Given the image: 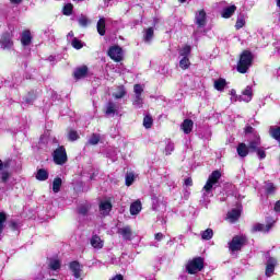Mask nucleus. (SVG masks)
I'll use <instances>...</instances> for the list:
<instances>
[{"instance_id":"9b49d317","label":"nucleus","mask_w":280,"mask_h":280,"mask_svg":"<svg viewBox=\"0 0 280 280\" xmlns=\"http://www.w3.org/2000/svg\"><path fill=\"white\" fill-rule=\"evenodd\" d=\"M272 223H269L267 225L256 223L252 226V233H270V229H272Z\"/></svg>"},{"instance_id":"a19ab883","label":"nucleus","mask_w":280,"mask_h":280,"mask_svg":"<svg viewBox=\"0 0 280 280\" xmlns=\"http://www.w3.org/2000/svg\"><path fill=\"white\" fill-rule=\"evenodd\" d=\"M72 12H73V4L68 3V4H66V5L63 7V14H65L66 16H71Z\"/></svg>"},{"instance_id":"f257e3e1","label":"nucleus","mask_w":280,"mask_h":280,"mask_svg":"<svg viewBox=\"0 0 280 280\" xmlns=\"http://www.w3.org/2000/svg\"><path fill=\"white\" fill-rule=\"evenodd\" d=\"M222 178V173L220 171H213L206 183V185L202 188V198L207 201L208 198H213V187H215V184L220 182Z\"/></svg>"},{"instance_id":"ea45409f","label":"nucleus","mask_w":280,"mask_h":280,"mask_svg":"<svg viewBox=\"0 0 280 280\" xmlns=\"http://www.w3.org/2000/svg\"><path fill=\"white\" fill-rule=\"evenodd\" d=\"M78 23L81 27H86L89 25V23H91V21L89 20V18H86V15H81L78 19Z\"/></svg>"},{"instance_id":"603ef678","label":"nucleus","mask_w":280,"mask_h":280,"mask_svg":"<svg viewBox=\"0 0 280 280\" xmlns=\"http://www.w3.org/2000/svg\"><path fill=\"white\" fill-rule=\"evenodd\" d=\"M275 211H276L277 213L280 212V200H278V201L276 202V205H275Z\"/></svg>"},{"instance_id":"0eeeda50","label":"nucleus","mask_w":280,"mask_h":280,"mask_svg":"<svg viewBox=\"0 0 280 280\" xmlns=\"http://www.w3.org/2000/svg\"><path fill=\"white\" fill-rule=\"evenodd\" d=\"M52 160L54 163H56V165H65V163H67L68 158L67 150L65 149V147H59L54 151Z\"/></svg>"},{"instance_id":"2eb2a0df","label":"nucleus","mask_w":280,"mask_h":280,"mask_svg":"<svg viewBox=\"0 0 280 280\" xmlns=\"http://www.w3.org/2000/svg\"><path fill=\"white\" fill-rule=\"evenodd\" d=\"M236 152H237L238 156H241V159H246V156H248V153L250 151L248 149V145H246V143L241 142V143H238V145L236 148Z\"/></svg>"},{"instance_id":"5fc2aeb1","label":"nucleus","mask_w":280,"mask_h":280,"mask_svg":"<svg viewBox=\"0 0 280 280\" xmlns=\"http://www.w3.org/2000/svg\"><path fill=\"white\" fill-rule=\"evenodd\" d=\"M23 0H11V3L19 5V3H22Z\"/></svg>"},{"instance_id":"c9c22d12","label":"nucleus","mask_w":280,"mask_h":280,"mask_svg":"<svg viewBox=\"0 0 280 280\" xmlns=\"http://www.w3.org/2000/svg\"><path fill=\"white\" fill-rule=\"evenodd\" d=\"M100 139H102L100 133H92V136L90 137L88 143L90 145H97V143H100Z\"/></svg>"},{"instance_id":"72a5a7b5","label":"nucleus","mask_w":280,"mask_h":280,"mask_svg":"<svg viewBox=\"0 0 280 280\" xmlns=\"http://www.w3.org/2000/svg\"><path fill=\"white\" fill-rule=\"evenodd\" d=\"M60 187H62V179L60 177H57L52 182V191L55 194H58V191H60Z\"/></svg>"},{"instance_id":"b1692460","label":"nucleus","mask_w":280,"mask_h":280,"mask_svg":"<svg viewBox=\"0 0 280 280\" xmlns=\"http://www.w3.org/2000/svg\"><path fill=\"white\" fill-rule=\"evenodd\" d=\"M48 267L50 270H60V268L62 267V261H60V259L58 258H50Z\"/></svg>"},{"instance_id":"39448f33","label":"nucleus","mask_w":280,"mask_h":280,"mask_svg":"<svg viewBox=\"0 0 280 280\" xmlns=\"http://www.w3.org/2000/svg\"><path fill=\"white\" fill-rule=\"evenodd\" d=\"M245 245H246V236L236 235L229 243V250H231V253H236L237 250H242V247Z\"/></svg>"},{"instance_id":"7c9ffc66","label":"nucleus","mask_w":280,"mask_h":280,"mask_svg":"<svg viewBox=\"0 0 280 280\" xmlns=\"http://www.w3.org/2000/svg\"><path fill=\"white\" fill-rule=\"evenodd\" d=\"M37 180H47L49 178V173L45 168H40L36 174Z\"/></svg>"},{"instance_id":"a211bd4d","label":"nucleus","mask_w":280,"mask_h":280,"mask_svg":"<svg viewBox=\"0 0 280 280\" xmlns=\"http://www.w3.org/2000/svg\"><path fill=\"white\" fill-rule=\"evenodd\" d=\"M86 73H89V68L86 66H82L74 70V78L75 80H82V78H86Z\"/></svg>"},{"instance_id":"de8ad7c7","label":"nucleus","mask_w":280,"mask_h":280,"mask_svg":"<svg viewBox=\"0 0 280 280\" xmlns=\"http://www.w3.org/2000/svg\"><path fill=\"white\" fill-rule=\"evenodd\" d=\"M79 213H80L81 215H86V213H89V207H86V206H81V207L79 208Z\"/></svg>"},{"instance_id":"423d86ee","label":"nucleus","mask_w":280,"mask_h":280,"mask_svg":"<svg viewBox=\"0 0 280 280\" xmlns=\"http://www.w3.org/2000/svg\"><path fill=\"white\" fill-rule=\"evenodd\" d=\"M133 93H135V96H133L132 105L135 106V108H143V97L141 96L143 93V85L135 84Z\"/></svg>"},{"instance_id":"a878e982","label":"nucleus","mask_w":280,"mask_h":280,"mask_svg":"<svg viewBox=\"0 0 280 280\" xmlns=\"http://www.w3.org/2000/svg\"><path fill=\"white\" fill-rule=\"evenodd\" d=\"M265 191H266L267 196H273V194L277 192V186H275V184L271 182H266L265 183Z\"/></svg>"},{"instance_id":"412c9836","label":"nucleus","mask_w":280,"mask_h":280,"mask_svg":"<svg viewBox=\"0 0 280 280\" xmlns=\"http://www.w3.org/2000/svg\"><path fill=\"white\" fill-rule=\"evenodd\" d=\"M240 215H242V210L240 209H232L229 213H228V220H230V222H237L240 220Z\"/></svg>"},{"instance_id":"cd10ccee","label":"nucleus","mask_w":280,"mask_h":280,"mask_svg":"<svg viewBox=\"0 0 280 280\" xmlns=\"http://www.w3.org/2000/svg\"><path fill=\"white\" fill-rule=\"evenodd\" d=\"M10 178H12V173L9 171H3L0 173V183L3 185H8V183H10Z\"/></svg>"},{"instance_id":"49530a36","label":"nucleus","mask_w":280,"mask_h":280,"mask_svg":"<svg viewBox=\"0 0 280 280\" xmlns=\"http://www.w3.org/2000/svg\"><path fill=\"white\" fill-rule=\"evenodd\" d=\"M174 152V143L168 142L165 147V154L166 156H170Z\"/></svg>"},{"instance_id":"864d4df0","label":"nucleus","mask_w":280,"mask_h":280,"mask_svg":"<svg viewBox=\"0 0 280 280\" xmlns=\"http://www.w3.org/2000/svg\"><path fill=\"white\" fill-rule=\"evenodd\" d=\"M253 127H250V126H247L246 128H245V132H246V135H250V132H253Z\"/></svg>"},{"instance_id":"f3484780","label":"nucleus","mask_w":280,"mask_h":280,"mask_svg":"<svg viewBox=\"0 0 280 280\" xmlns=\"http://www.w3.org/2000/svg\"><path fill=\"white\" fill-rule=\"evenodd\" d=\"M100 211L102 215H108V213L113 211V203H110V201H101Z\"/></svg>"},{"instance_id":"393cba45","label":"nucleus","mask_w":280,"mask_h":280,"mask_svg":"<svg viewBox=\"0 0 280 280\" xmlns=\"http://www.w3.org/2000/svg\"><path fill=\"white\" fill-rule=\"evenodd\" d=\"M21 43L24 47H27L32 43V33L30 31H24L22 33Z\"/></svg>"},{"instance_id":"e2e57ef3","label":"nucleus","mask_w":280,"mask_h":280,"mask_svg":"<svg viewBox=\"0 0 280 280\" xmlns=\"http://www.w3.org/2000/svg\"><path fill=\"white\" fill-rule=\"evenodd\" d=\"M50 60H52V57H50Z\"/></svg>"},{"instance_id":"e433bc0d","label":"nucleus","mask_w":280,"mask_h":280,"mask_svg":"<svg viewBox=\"0 0 280 280\" xmlns=\"http://www.w3.org/2000/svg\"><path fill=\"white\" fill-rule=\"evenodd\" d=\"M189 54H191V46L186 45L179 50V56L183 58H189Z\"/></svg>"},{"instance_id":"c756f323","label":"nucleus","mask_w":280,"mask_h":280,"mask_svg":"<svg viewBox=\"0 0 280 280\" xmlns=\"http://www.w3.org/2000/svg\"><path fill=\"white\" fill-rule=\"evenodd\" d=\"M225 86H226V79L220 78L214 81V89L217 91H224Z\"/></svg>"},{"instance_id":"09e8293b","label":"nucleus","mask_w":280,"mask_h":280,"mask_svg":"<svg viewBox=\"0 0 280 280\" xmlns=\"http://www.w3.org/2000/svg\"><path fill=\"white\" fill-rule=\"evenodd\" d=\"M185 185H186V187H191V185H194V182L191 180L190 177L185 179Z\"/></svg>"},{"instance_id":"680f3d73","label":"nucleus","mask_w":280,"mask_h":280,"mask_svg":"<svg viewBox=\"0 0 280 280\" xmlns=\"http://www.w3.org/2000/svg\"><path fill=\"white\" fill-rule=\"evenodd\" d=\"M194 34H195V36H196L197 33L195 32Z\"/></svg>"},{"instance_id":"dca6fc26","label":"nucleus","mask_w":280,"mask_h":280,"mask_svg":"<svg viewBox=\"0 0 280 280\" xmlns=\"http://www.w3.org/2000/svg\"><path fill=\"white\" fill-rule=\"evenodd\" d=\"M237 10V7L235 4H232L230 7L224 8L221 11L222 19H231L233 14H235V11Z\"/></svg>"},{"instance_id":"f03ea898","label":"nucleus","mask_w":280,"mask_h":280,"mask_svg":"<svg viewBox=\"0 0 280 280\" xmlns=\"http://www.w3.org/2000/svg\"><path fill=\"white\" fill-rule=\"evenodd\" d=\"M250 67H253V52L244 50L237 62L236 71H238V73H247Z\"/></svg>"},{"instance_id":"c03bdc74","label":"nucleus","mask_w":280,"mask_h":280,"mask_svg":"<svg viewBox=\"0 0 280 280\" xmlns=\"http://www.w3.org/2000/svg\"><path fill=\"white\" fill-rule=\"evenodd\" d=\"M72 47L74 49H82L83 45H82V40L78 39V38H73L72 43H71Z\"/></svg>"},{"instance_id":"3c124183","label":"nucleus","mask_w":280,"mask_h":280,"mask_svg":"<svg viewBox=\"0 0 280 280\" xmlns=\"http://www.w3.org/2000/svg\"><path fill=\"white\" fill-rule=\"evenodd\" d=\"M8 167V163H3V161L0 159V172H3Z\"/></svg>"},{"instance_id":"6e6552de","label":"nucleus","mask_w":280,"mask_h":280,"mask_svg":"<svg viewBox=\"0 0 280 280\" xmlns=\"http://www.w3.org/2000/svg\"><path fill=\"white\" fill-rule=\"evenodd\" d=\"M108 56L115 62H121L124 60V50L119 46H112L108 49Z\"/></svg>"},{"instance_id":"aec40b11","label":"nucleus","mask_w":280,"mask_h":280,"mask_svg":"<svg viewBox=\"0 0 280 280\" xmlns=\"http://www.w3.org/2000/svg\"><path fill=\"white\" fill-rule=\"evenodd\" d=\"M182 130L185 135H189L194 130V120L185 119L182 124Z\"/></svg>"},{"instance_id":"f704fd0d","label":"nucleus","mask_w":280,"mask_h":280,"mask_svg":"<svg viewBox=\"0 0 280 280\" xmlns=\"http://www.w3.org/2000/svg\"><path fill=\"white\" fill-rule=\"evenodd\" d=\"M246 25V18H244V14H240L236 20L235 27L236 30H242Z\"/></svg>"},{"instance_id":"37998d69","label":"nucleus","mask_w":280,"mask_h":280,"mask_svg":"<svg viewBox=\"0 0 280 280\" xmlns=\"http://www.w3.org/2000/svg\"><path fill=\"white\" fill-rule=\"evenodd\" d=\"M125 180H126L127 187H130V185L135 183V174L127 173Z\"/></svg>"},{"instance_id":"f8f14e48","label":"nucleus","mask_w":280,"mask_h":280,"mask_svg":"<svg viewBox=\"0 0 280 280\" xmlns=\"http://www.w3.org/2000/svg\"><path fill=\"white\" fill-rule=\"evenodd\" d=\"M117 233L118 235H121V237L126 240V242H130L132 240V229H130L129 225L119 228L117 230Z\"/></svg>"},{"instance_id":"4be33fe9","label":"nucleus","mask_w":280,"mask_h":280,"mask_svg":"<svg viewBox=\"0 0 280 280\" xmlns=\"http://www.w3.org/2000/svg\"><path fill=\"white\" fill-rule=\"evenodd\" d=\"M243 102H250L253 100V88L247 85L246 89L243 91V96H241Z\"/></svg>"},{"instance_id":"7ed1b4c3","label":"nucleus","mask_w":280,"mask_h":280,"mask_svg":"<svg viewBox=\"0 0 280 280\" xmlns=\"http://www.w3.org/2000/svg\"><path fill=\"white\" fill-rule=\"evenodd\" d=\"M202 268H205V259H202V257L194 258L192 260L188 261L186 266L188 275H196L200 272Z\"/></svg>"},{"instance_id":"5701e85b","label":"nucleus","mask_w":280,"mask_h":280,"mask_svg":"<svg viewBox=\"0 0 280 280\" xmlns=\"http://www.w3.org/2000/svg\"><path fill=\"white\" fill-rule=\"evenodd\" d=\"M91 246H93V248H104V241H102V238L98 235H93L91 238Z\"/></svg>"},{"instance_id":"79ce46f5","label":"nucleus","mask_w":280,"mask_h":280,"mask_svg":"<svg viewBox=\"0 0 280 280\" xmlns=\"http://www.w3.org/2000/svg\"><path fill=\"white\" fill-rule=\"evenodd\" d=\"M69 141H78L80 139V136L78 135V131L70 130L68 133Z\"/></svg>"},{"instance_id":"4468645a","label":"nucleus","mask_w":280,"mask_h":280,"mask_svg":"<svg viewBox=\"0 0 280 280\" xmlns=\"http://www.w3.org/2000/svg\"><path fill=\"white\" fill-rule=\"evenodd\" d=\"M70 270L74 279H80V277H82V268H80V262L78 261L70 262Z\"/></svg>"},{"instance_id":"473e14b6","label":"nucleus","mask_w":280,"mask_h":280,"mask_svg":"<svg viewBox=\"0 0 280 280\" xmlns=\"http://www.w3.org/2000/svg\"><path fill=\"white\" fill-rule=\"evenodd\" d=\"M105 113L106 115H115L117 113V105L113 102L107 103Z\"/></svg>"},{"instance_id":"4d7b16f0","label":"nucleus","mask_w":280,"mask_h":280,"mask_svg":"<svg viewBox=\"0 0 280 280\" xmlns=\"http://www.w3.org/2000/svg\"><path fill=\"white\" fill-rule=\"evenodd\" d=\"M187 0H178L179 3H185Z\"/></svg>"},{"instance_id":"9d476101","label":"nucleus","mask_w":280,"mask_h":280,"mask_svg":"<svg viewBox=\"0 0 280 280\" xmlns=\"http://www.w3.org/2000/svg\"><path fill=\"white\" fill-rule=\"evenodd\" d=\"M0 46L2 49H12L14 42H12V35L10 33H3L0 38Z\"/></svg>"},{"instance_id":"13d9d810","label":"nucleus","mask_w":280,"mask_h":280,"mask_svg":"<svg viewBox=\"0 0 280 280\" xmlns=\"http://www.w3.org/2000/svg\"><path fill=\"white\" fill-rule=\"evenodd\" d=\"M231 95H235V90H231Z\"/></svg>"},{"instance_id":"bf43d9fd","label":"nucleus","mask_w":280,"mask_h":280,"mask_svg":"<svg viewBox=\"0 0 280 280\" xmlns=\"http://www.w3.org/2000/svg\"><path fill=\"white\" fill-rule=\"evenodd\" d=\"M277 5L278 8H280V0H277Z\"/></svg>"},{"instance_id":"a18cd8bd","label":"nucleus","mask_w":280,"mask_h":280,"mask_svg":"<svg viewBox=\"0 0 280 280\" xmlns=\"http://www.w3.org/2000/svg\"><path fill=\"white\" fill-rule=\"evenodd\" d=\"M126 96V90L124 88H119V91L114 94L116 100H121V97Z\"/></svg>"},{"instance_id":"6ab92c4d","label":"nucleus","mask_w":280,"mask_h":280,"mask_svg":"<svg viewBox=\"0 0 280 280\" xmlns=\"http://www.w3.org/2000/svg\"><path fill=\"white\" fill-rule=\"evenodd\" d=\"M96 30L100 36H105L106 35V19L105 18H100L96 24Z\"/></svg>"},{"instance_id":"1a4fd4ad","label":"nucleus","mask_w":280,"mask_h":280,"mask_svg":"<svg viewBox=\"0 0 280 280\" xmlns=\"http://www.w3.org/2000/svg\"><path fill=\"white\" fill-rule=\"evenodd\" d=\"M267 262H266V277H272L275 275V268L277 267V258L271 257L270 255H266Z\"/></svg>"},{"instance_id":"6e6d98bb","label":"nucleus","mask_w":280,"mask_h":280,"mask_svg":"<svg viewBox=\"0 0 280 280\" xmlns=\"http://www.w3.org/2000/svg\"><path fill=\"white\" fill-rule=\"evenodd\" d=\"M68 36H69L70 38H73V31L69 32V33H68Z\"/></svg>"},{"instance_id":"ddd939ff","label":"nucleus","mask_w":280,"mask_h":280,"mask_svg":"<svg viewBox=\"0 0 280 280\" xmlns=\"http://www.w3.org/2000/svg\"><path fill=\"white\" fill-rule=\"evenodd\" d=\"M195 21L199 27H205L207 25V12H205V10H200L196 13Z\"/></svg>"},{"instance_id":"20e7f679","label":"nucleus","mask_w":280,"mask_h":280,"mask_svg":"<svg viewBox=\"0 0 280 280\" xmlns=\"http://www.w3.org/2000/svg\"><path fill=\"white\" fill-rule=\"evenodd\" d=\"M248 150L249 152H256L257 156L260 160L266 159V151L264 150V148L261 147V139L255 138L254 140L249 141L248 143Z\"/></svg>"},{"instance_id":"052dcab7","label":"nucleus","mask_w":280,"mask_h":280,"mask_svg":"<svg viewBox=\"0 0 280 280\" xmlns=\"http://www.w3.org/2000/svg\"><path fill=\"white\" fill-rule=\"evenodd\" d=\"M12 226H16V223H12Z\"/></svg>"},{"instance_id":"58836bf2","label":"nucleus","mask_w":280,"mask_h":280,"mask_svg":"<svg viewBox=\"0 0 280 280\" xmlns=\"http://www.w3.org/2000/svg\"><path fill=\"white\" fill-rule=\"evenodd\" d=\"M213 237V230L212 229H207L201 233V240L209 241Z\"/></svg>"},{"instance_id":"2f4dec72","label":"nucleus","mask_w":280,"mask_h":280,"mask_svg":"<svg viewBox=\"0 0 280 280\" xmlns=\"http://www.w3.org/2000/svg\"><path fill=\"white\" fill-rule=\"evenodd\" d=\"M179 67L180 69H183L184 71L189 69V67H191V61H189V57H183L179 60Z\"/></svg>"},{"instance_id":"bb28decb","label":"nucleus","mask_w":280,"mask_h":280,"mask_svg":"<svg viewBox=\"0 0 280 280\" xmlns=\"http://www.w3.org/2000/svg\"><path fill=\"white\" fill-rule=\"evenodd\" d=\"M152 38H154V28L149 27L144 30L143 40L144 43H151Z\"/></svg>"},{"instance_id":"c85d7f7f","label":"nucleus","mask_w":280,"mask_h":280,"mask_svg":"<svg viewBox=\"0 0 280 280\" xmlns=\"http://www.w3.org/2000/svg\"><path fill=\"white\" fill-rule=\"evenodd\" d=\"M141 212V201H135L130 206V213L131 215H138Z\"/></svg>"},{"instance_id":"4c0bfd02","label":"nucleus","mask_w":280,"mask_h":280,"mask_svg":"<svg viewBox=\"0 0 280 280\" xmlns=\"http://www.w3.org/2000/svg\"><path fill=\"white\" fill-rule=\"evenodd\" d=\"M153 124H154V119H152V116H150V115L144 116V118H143L144 128L150 129V128H152Z\"/></svg>"},{"instance_id":"8fccbe9b","label":"nucleus","mask_w":280,"mask_h":280,"mask_svg":"<svg viewBox=\"0 0 280 280\" xmlns=\"http://www.w3.org/2000/svg\"><path fill=\"white\" fill-rule=\"evenodd\" d=\"M154 237H155L156 242H161V240H163V237H165V235H163V233H156Z\"/></svg>"}]
</instances>
